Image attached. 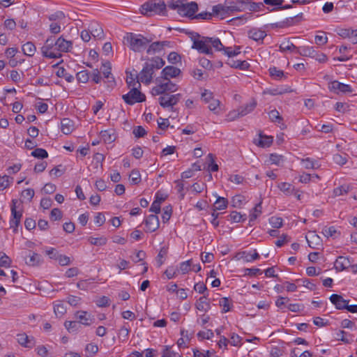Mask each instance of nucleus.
Returning <instances> with one entry per match:
<instances>
[{
    "label": "nucleus",
    "instance_id": "nucleus-1",
    "mask_svg": "<svg viewBox=\"0 0 357 357\" xmlns=\"http://www.w3.org/2000/svg\"><path fill=\"white\" fill-rule=\"evenodd\" d=\"M192 40L193 41L192 48L197 50L202 54L212 55V47L216 51L223 50L225 54L229 57L236 56L240 53L239 47H237L234 50H232L231 47L225 48L218 38L202 36L196 33L195 36H192Z\"/></svg>",
    "mask_w": 357,
    "mask_h": 357
},
{
    "label": "nucleus",
    "instance_id": "nucleus-2",
    "mask_svg": "<svg viewBox=\"0 0 357 357\" xmlns=\"http://www.w3.org/2000/svg\"><path fill=\"white\" fill-rule=\"evenodd\" d=\"M166 10V5L161 0H149L141 6L140 12L146 16L163 14Z\"/></svg>",
    "mask_w": 357,
    "mask_h": 357
},
{
    "label": "nucleus",
    "instance_id": "nucleus-3",
    "mask_svg": "<svg viewBox=\"0 0 357 357\" xmlns=\"http://www.w3.org/2000/svg\"><path fill=\"white\" fill-rule=\"evenodd\" d=\"M11 216L9 221L10 228L13 229V233L18 232V227L22 218L23 209L18 200L13 199L10 206Z\"/></svg>",
    "mask_w": 357,
    "mask_h": 357
},
{
    "label": "nucleus",
    "instance_id": "nucleus-4",
    "mask_svg": "<svg viewBox=\"0 0 357 357\" xmlns=\"http://www.w3.org/2000/svg\"><path fill=\"white\" fill-rule=\"evenodd\" d=\"M130 50L135 52H140L146 49L151 40L144 37L141 34L130 33L127 36Z\"/></svg>",
    "mask_w": 357,
    "mask_h": 357
},
{
    "label": "nucleus",
    "instance_id": "nucleus-5",
    "mask_svg": "<svg viewBox=\"0 0 357 357\" xmlns=\"http://www.w3.org/2000/svg\"><path fill=\"white\" fill-rule=\"evenodd\" d=\"M137 86L132 88L130 91L123 95L122 98L128 105H132L136 102H142L146 100L144 94L141 93Z\"/></svg>",
    "mask_w": 357,
    "mask_h": 357
},
{
    "label": "nucleus",
    "instance_id": "nucleus-6",
    "mask_svg": "<svg viewBox=\"0 0 357 357\" xmlns=\"http://www.w3.org/2000/svg\"><path fill=\"white\" fill-rule=\"evenodd\" d=\"M181 98V94L180 93L174 95L165 93L158 98V102L163 108H171V110H173L174 106L179 102Z\"/></svg>",
    "mask_w": 357,
    "mask_h": 357
},
{
    "label": "nucleus",
    "instance_id": "nucleus-7",
    "mask_svg": "<svg viewBox=\"0 0 357 357\" xmlns=\"http://www.w3.org/2000/svg\"><path fill=\"white\" fill-rule=\"evenodd\" d=\"M54 43L52 37L46 40L45 45L41 47V52L45 57L56 59L61 56V54L55 52Z\"/></svg>",
    "mask_w": 357,
    "mask_h": 357
},
{
    "label": "nucleus",
    "instance_id": "nucleus-8",
    "mask_svg": "<svg viewBox=\"0 0 357 357\" xmlns=\"http://www.w3.org/2000/svg\"><path fill=\"white\" fill-rule=\"evenodd\" d=\"M249 0H225L226 12H241L247 9Z\"/></svg>",
    "mask_w": 357,
    "mask_h": 357
},
{
    "label": "nucleus",
    "instance_id": "nucleus-9",
    "mask_svg": "<svg viewBox=\"0 0 357 357\" xmlns=\"http://www.w3.org/2000/svg\"><path fill=\"white\" fill-rule=\"evenodd\" d=\"M181 7L179 15L188 17L190 19H192V17L198 10V4L195 1L188 2L187 0H183Z\"/></svg>",
    "mask_w": 357,
    "mask_h": 357
},
{
    "label": "nucleus",
    "instance_id": "nucleus-10",
    "mask_svg": "<svg viewBox=\"0 0 357 357\" xmlns=\"http://www.w3.org/2000/svg\"><path fill=\"white\" fill-rule=\"evenodd\" d=\"M256 106L257 102L255 100H252L250 102L240 107L236 111L231 112L229 116L232 120L236 118L244 116L253 111Z\"/></svg>",
    "mask_w": 357,
    "mask_h": 357
},
{
    "label": "nucleus",
    "instance_id": "nucleus-11",
    "mask_svg": "<svg viewBox=\"0 0 357 357\" xmlns=\"http://www.w3.org/2000/svg\"><path fill=\"white\" fill-rule=\"evenodd\" d=\"M328 89L334 91L335 93H338L339 91L342 93H351L353 91L351 86L349 84H345L343 83H341L338 81H333L329 83L328 84Z\"/></svg>",
    "mask_w": 357,
    "mask_h": 357
},
{
    "label": "nucleus",
    "instance_id": "nucleus-12",
    "mask_svg": "<svg viewBox=\"0 0 357 357\" xmlns=\"http://www.w3.org/2000/svg\"><path fill=\"white\" fill-rule=\"evenodd\" d=\"M56 52H67L70 50L73 43L70 40L64 39L62 36L59 37L54 43Z\"/></svg>",
    "mask_w": 357,
    "mask_h": 357
},
{
    "label": "nucleus",
    "instance_id": "nucleus-13",
    "mask_svg": "<svg viewBox=\"0 0 357 357\" xmlns=\"http://www.w3.org/2000/svg\"><path fill=\"white\" fill-rule=\"evenodd\" d=\"M153 72L154 70L148 65V63H146L139 75V79L143 83L149 84L153 79Z\"/></svg>",
    "mask_w": 357,
    "mask_h": 357
},
{
    "label": "nucleus",
    "instance_id": "nucleus-14",
    "mask_svg": "<svg viewBox=\"0 0 357 357\" xmlns=\"http://www.w3.org/2000/svg\"><path fill=\"white\" fill-rule=\"evenodd\" d=\"M170 42L169 41H156L152 43L148 49L146 50V53L148 54H153L157 52H160L164 50L165 47H169Z\"/></svg>",
    "mask_w": 357,
    "mask_h": 357
},
{
    "label": "nucleus",
    "instance_id": "nucleus-15",
    "mask_svg": "<svg viewBox=\"0 0 357 357\" xmlns=\"http://www.w3.org/2000/svg\"><path fill=\"white\" fill-rule=\"evenodd\" d=\"M180 73L181 70L179 68L172 66H168L162 69L160 78L165 80H168L170 79V78L177 77Z\"/></svg>",
    "mask_w": 357,
    "mask_h": 357
},
{
    "label": "nucleus",
    "instance_id": "nucleus-16",
    "mask_svg": "<svg viewBox=\"0 0 357 357\" xmlns=\"http://www.w3.org/2000/svg\"><path fill=\"white\" fill-rule=\"evenodd\" d=\"M76 318L79 320L77 321L80 323V325L84 326H90L91 324L94 322L95 318L91 314H89L86 311H78L75 314Z\"/></svg>",
    "mask_w": 357,
    "mask_h": 357
},
{
    "label": "nucleus",
    "instance_id": "nucleus-17",
    "mask_svg": "<svg viewBox=\"0 0 357 357\" xmlns=\"http://www.w3.org/2000/svg\"><path fill=\"white\" fill-rule=\"evenodd\" d=\"M144 222L147 229V231L149 232L155 231L160 226L158 217L155 214L149 215Z\"/></svg>",
    "mask_w": 357,
    "mask_h": 357
},
{
    "label": "nucleus",
    "instance_id": "nucleus-18",
    "mask_svg": "<svg viewBox=\"0 0 357 357\" xmlns=\"http://www.w3.org/2000/svg\"><path fill=\"white\" fill-rule=\"evenodd\" d=\"M156 82L160 86H162V91H163L164 94L167 93V92H175L178 89L176 84L171 82L170 79L165 80L158 78Z\"/></svg>",
    "mask_w": 357,
    "mask_h": 357
},
{
    "label": "nucleus",
    "instance_id": "nucleus-19",
    "mask_svg": "<svg viewBox=\"0 0 357 357\" xmlns=\"http://www.w3.org/2000/svg\"><path fill=\"white\" fill-rule=\"evenodd\" d=\"M331 302L335 306L337 310H344L349 303V300H345L343 297L338 294H332L330 296Z\"/></svg>",
    "mask_w": 357,
    "mask_h": 357
},
{
    "label": "nucleus",
    "instance_id": "nucleus-20",
    "mask_svg": "<svg viewBox=\"0 0 357 357\" xmlns=\"http://www.w3.org/2000/svg\"><path fill=\"white\" fill-rule=\"evenodd\" d=\"M351 263L349 257L340 256L336 259L335 262V268L338 271L351 268Z\"/></svg>",
    "mask_w": 357,
    "mask_h": 357
},
{
    "label": "nucleus",
    "instance_id": "nucleus-21",
    "mask_svg": "<svg viewBox=\"0 0 357 357\" xmlns=\"http://www.w3.org/2000/svg\"><path fill=\"white\" fill-rule=\"evenodd\" d=\"M248 36L250 38L257 41L263 43V40L266 36V33L261 29L253 28L248 31Z\"/></svg>",
    "mask_w": 357,
    "mask_h": 357
},
{
    "label": "nucleus",
    "instance_id": "nucleus-22",
    "mask_svg": "<svg viewBox=\"0 0 357 357\" xmlns=\"http://www.w3.org/2000/svg\"><path fill=\"white\" fill-rule=\"evenodd\" d=\"M268 116L272 122L278 123L280 129L284 130L286 128V125L283 122V119L280 116L279 112L276 109H273L268 113Z\"/></svg>",
    "mask_w": 357,
    "mask_h": 357
},
{
    "label": "nucleus",
    "instance_id": "nucleus-23",
    "mask_svg": "<svg viewBox=\"0 0 357 357\" xmlns=\"http://www.w3.org/2000/svg\"><path fill=\"white\" fill-rule=\"evenodd\" d=\"M102 67L104 68L102 73H103L104 77L106 79H107L108 86L113 88L116 85V83H115L114 78L113 77H110V75H111L110 63L107 62L105 63H103Z\"/></svg>",
    "mask_w": 357,
    "mask_h": 357
},
{
    "label": "nucleus",
    "instance_id": "nucleus-24",
    "mask_svg": "<svg viewBox=\"0 0 357 357\" xmlns=\"http://www.w3.org/2000/svg\"><path fill=\"white\" fill-rule=\"evenodd\" d=\"M196 308L199 311L207 312L210 309L208 302V294L200 297L195 304Z\"/></svg>",
    "mask_w": 357,
    "mask_h": 357
},
{
    "label": "nucleus",
    "instance_id": "nucleus-25",
    "mask_svg": "<svg viewBox=\"0 0 357 357\" xmlns=\"http://www.w3.org/2000/svg\"><path fill=\"white\" fill-rule=\"evenodd\" d=\"M74 124L72 120L69 119H63L61 121V130L65 135H68L73 132Z\"/></svg>",
    "mask_w": 357,
    "mask_h": 357
},
{
    "label": "nucleus",
    "instance_id": "nucleus-26",
    "mask_svg": "<svg viewBox=\"0 0 357 357\" xmlns=\"http://www.w3.org/2000/svg\"><path fill=\"white\" fill-rule=\"evenodd\" d=\"M316 51L314 47L302 46L297 50V53L303 56H309L313 59L316 55Z\"/></svg>",
    "mask_w": 357,
    "mask_h": 357
},
{
    "label": "nucleus",
    "instance_id": "nucleus-27",
    "mask_svg": "<svg viewBox=\"0 0 357 357\" xmlns=\"http://www.w3.org/2000/svg\"><path fill=\"white\" fill-rule=\"evenodd\" d=\"M100 137L105 143L110 144L116 139L114 130L112 129L102 130L100 132Z\"/></svg>",
    "mask_w": 357,
    "mask_h": 357
},
{
    "label": "nucleus",
    "instance_id": "nucleus-28",
    "mask_svg": "<svg viewBox=\"0 0 357 357\" xmlns=\"http://www.w3.org/2000/svg\"><path fill=\"white\" fill-rule=\"evenodd\" d=\"M261 202L255 205L250 213L249 225H253V222L262 213Z\"/></svg>",
    "mask_w": 357,
    "mask_h": 357
},
{
    "label": "nucleus",
    "instance_id": "nucleus-29",
    "mask_svg": "<svg viewBox=\"0 0 357 357\" xmlns=\"http://www.w3.org/2000/svg\"><path fill=\"white\" fill-rule=\"evenodd\" d=\"M17 342L20 344L24 347L31 348L34 345L33 338L29 339V336L25 333L19 334L17 335Z\"/></svg>",
    "mask_w": 357,
    "mask_h": 357
},
{
    "label": "nucleus",
    "instance_id": "nucleus-30",
    "mask_svg": "<svg viewBox=\"0 0 357 357\" xmlns=\"http://www.w3.org/2000/svg\"><path fill=\"white\" fill-rule=\"evenodd\" d=\"M65 328L70 333H77L81 329L80 323L77 321H66L64 323Z\"/></svg>",
    "mask_w": 357,
    "mask_h": 357
},
{
    "label": "nucleus",
    "instance_id": "nucleus-31",
    "mask_svg": "<svg viewBox=\"0 0 357 357\" xmlns=\"http://www.w3.org/2000/svg\"><path fill=\"white\" fill-rule=\"evenodd\" d=\"M227 63L231 68H238L240 70H248L250 67V64L246 61L231 60Z\"/></svg>",
    "mask_w": 357,
    "mask_h": 357
},
{
    "label": "nucleus",
    "instance_id": "nucleus-32",
    "mask_svg": "<svg viewBox=\"0 0 357 357\" xmlns=\"http://www.w3.org/2000/svg\"><path fill=\"white\" fill-rule=\"evenodd\" d=\"M90 33L94 38H101L103 36V30L102 27L96 23L90 24Z\"/></svg>",
    "mask_w": 357,
    "mask_h": 357
},
{
    "label": "nucleus",
    "instance_id": "nucleus-33",
    "mask_svg": "<svg viewBox=\"0 0 357 357\" xmlns=\"http://www.w3.org/2000/svg\"><path fill=\"white\" fill-rule=\"evenodd\" d=\"M228 201L226 198L218 197L213 204V211H220L227 207Z\"/></svg>",
    "mask_w": 357,
    "mask_h": 357
},
{
    "label": "nucleus",
    "instance_id": "nucleus-34",
    "mask_svg": "<svg viewBox=\"0 0 357 357\" xmlns=\"http://www.w3.org/2000/svg\"><path fill=\"white\" fill-rule=\"evenodd\" d=\"M36 48L35 45L31 42H27L22 45L23 53L29 56H32L36 52Z\"/></svg>",
    "mask_w": 357,
    "mask_h": 357
},
{
    "label": "nucleus",
    "instance_id": "nucleus-35",
    "mask_svg": "<svg viewBox=\"0 0 357 357\" xmlns=\"http://www.w3.org/2000/svg\"><path fill=\"white\" fill-rule=\"evenodd\" d=\"M278 188L286 195H291L295 191L294 187L291 184H290L289 183H286V182L280 183L278 185Z\"/></svg>",
    "mask_w": 357,
    "mask_h": 357
},
{
    "label": "nucleus",
    "instance_id": "nucleus-36",
    "mask_svg": "<svg viewBox=\"0 0 357 357\" xmlns=\"http://www.w3.org/2000/svg\"><path fill=\"white\" fill-rule=\"evenodd\" d=\"M56 76L59 77H63L68 82H72L74 80V77L68 73L63 67H59L56 73Z\"/></svg>",
    "mask_w": 357,
    "mask_h": 357
},
{
    "label": "nucleus",
    "instance_id": "nucleus-37",
    "mask_svg": "<svg viewBox=\"0 0 357 357\" xmlns=\"http://www.w3.org/2000/svg\"><path fill=\"white\" fill-rule=\"evenodd\" d=\"M148 65L151 67V68L154 70V69H160L165 65V61L160 57H154L153 58L150 62H147Z\"/></svg>",
    "mask_w": 357,
    "mask_h": 357
},
{
    "label": "nucleus",
    "instance_id": "nucleus-38",
    "mask_svg": "<svg viewBox=\"0 0 357 357\" xmlns=\"http://www.w3.org/2000/svg\"><path fill=\"white\" fill-rule=\"evenodd\" d=\"M41 261V256L36 252H33L29 255V259L26 261V264L29 266H37Z\"/></svg>",
    "mask_w": 357,
    "mask_h": 357
},
{
    "label": "nucleus",
    "instance_id": "nucleus-39",
    "mask_svg": "<svg viewBox=\"0 0 357 357\" xmlns=\"http://www.w3.org/2000/svg\"><path fill=\"white\" fill-rule=\"evenodd\" d=\"M333 160L335 164L342 166L347 162V155L344 154L343 155L339 153L334 154L333 156Z\"/></svg>",
    "mask_w": 357,
    "mask_h": 357
},
{
    "label": "nucleus",
    "instance_id": "nucleus-40",
    "mask_svg": "<svg viewBox=\"0 0 357 357\" xmlns=\"http://www.w3.org/2000/svg\"><path fill=\"white\" fill-rule=\"evenodd\" d=\"M139 81V76L134 77L132 74L127 76L126 82L129 87L132 86V88H134V86H137V88H139L141 86Z\"/></svg>",
    "mask_w": 357,
    "mask_h": 357
},
{
    "label": "nucleus",
    "instance_id": "nucleus-41",
    "mask_svg": "<svg viewBox=\"0 0 357 357\" xmlns=\"http://www.w3.org/2000/svg\"><path fill=\"white\" fill-rule=\"evenodd\" d=\"M280 52H284L286 51H292V50H295L296 52L297 53V50L299 48V47H297L296 45H294L292 43H290L289 41H287L286 43H282L280 45Z\"/></svg>",
    "mask_w": 357,
    "mask_h": 357
},
{
    "label": "nucleus",
    "instance_id": "nucleus-42",
    "mask_svg": "<svg viewBox=\"0 0 357 357\" xmlns=\"http://www.w3.org/2000/svg\"><path fill=\"white\" fill-rule=\"evenodd\" d=\"M89 241L91 245L102 246L107 243V239L106 237L101 236L98 238L89 237Z\"/></svg>",
    "mask_w": 357,
    "mask_h": 357
},
{
    "label": "nucleus",
    "instance_id": "nucleus-43",
    "mask_svg": "<svg viewBox=\"0 0 357 357\" xmlns=\"http://www.w3.org/2000/svg\"><path fill=\"white\" fill-rule=\"evenodd\" d=\"M13 181V178H10L7 175L3 176L0 175V190L7 188Z\"/></svg>",
    "mask_w": 357,
    "mask_h": 357
},
{
    "label": "nucleus",
    "instance_id": "nucleus-44",
    "mask_svg": "<svg viewBox=\"0 0 357 357\" xmlns=\"http://www.w3.org/2000/svg\"><path fill=\"white\" fill-rule=\"evenodd\" d=\"M219 304L221 307H222V312L223 313L227 312L231 310V303L228 298H222L220 300Z\"/></svg>",
    "mask_w": 357,
    "mask_h": 357
},
{
    "label": "nucleus",
    "instance_id": "nucleus-45",
    "mask_svg": "<svg viewBox=\"0 0 357 357\" xmlns=\"http://www.w3.org/2000/svg\"><path fill=\"white\" fill-rule=\"evenodd\" d=\"M31 155L34 158L40 159H44L48 157V153L46 151V150L41 148L36 149L34 151L31 152Z\"/></svg>",
    "mask_w": 357,
    "mask_h": 357
},
{
    "label": "nucleus",
    "instance_id": "nucleus-46",
    "mask_svg": "<svg viewBox=\"0 0 357 357\" xmlns=\"http://www.w3.org/2000/svg\"><path fill=\"white\" fill-rule=\"evenodd\" d=\"M349 191V186L347 185H340L333 190V194L335 197L344 195Z\"/></svg>",
    "mask_w": 357,
    "mask_h": 357
},
{
    "label": "nucleus",
    "instance_id": "nucleus-47",
    "mask_svg": "<svg viewBox=\"0 0 357 357\" xmlns=\"http://www.w3.org/2000/svg\"><path fill=\"white\" fill-rule=\"evenodd\" d=\"M230 220L234 222H240L246 220V215H241L237 211H232L230 215Z\"/></svg>",
    "mask_w": 357,
    "mask_h": 357
},
{
    "label": "nucleus",
    "instance_id": "nucleus-48",
    "mask_svg": "<svg viewBox=\"0 0 357 357\" xmlns=\"http://www.w3.org/2000/svg\"><path fill=\"white\" fill-rule=\"evenodd\" d=\"M77 79L79 82L86 83L89 79V73L88 70H81L76 75Z\"/></svg>",
    "mask_w": 357,
    "mask_h": 357
},
{
    "label": "nucleus",
    "instance_id": "nucleus-49",
    "mask_svg": "<svg viewBox=\"0 0 357 357\" xmlns=\"http://www.w3.org/2000/svg\"><path fill=\"white\" fill-rule=\"evenodd\" d=\"M264 2H252L250 0H249V3L247 4V9H248L250 11H258L261 10L262 8H264Z\"/></svg>",
    "mask_w": 357,
    "mask_h": 357
},
{
    "label": "nucleus",
    "instance_id": "nucleus-50",
    "mask_svg": "<svg viewBox=\"0 0 357 357\" xmlns=\"http://www.w3.org/2000/svg\"><path fill=\"white\" fill-rule=\"evenodd\" d=\"M269 223L273 228H280L283 225L282 218L273 216L269 219Z\"/></svg>",
    "mask_w": 357,
    "mask_h": 357
},
{
    "label": "nucleus",
    "instance_id": "nucleus-51",
    "mask_svg": "<svg viewBox=\"0 0 357 357\" xmlns=\"http://www.w3.org/2000/svg\"><path fill=\"white\" fill-rule=\"evenodd\" d=\"M322 234L327 238L329 237H333L336 238V234H337V230L335 229V227H325L323 229Z\"/></svg>",
    "mask_w": 357,
    "mask_h": 357
},
{
    "label": "nucleus",
    "instance_id": "nucleus-52",
    "mask_svg": "<svg viewBox=\"0 0 357 357\" xmlns=\"http://www.w3.org/2000/svg\"><path fill=\"white\" fill-rule=\"evenodd\" d=\"M130 180L132 184H138L141 181V174L139 172L133 169L130 174Z\"/></svg>",
    "mask_w": 357,
    "mask_h": 357
},
{
    "label": "nucleus",
    "instance_id": "nucleus-53",
    "mask_svg": "<svg viewBox=\"0 0 357 357\" xmlns=\"http://www.w3.org/2000/svg\"><path fill=\"white\" fill-rule=\"evenodd\" d=\"M10 258L4 252H0V266L8 268L11 264Z\"/></svg>",
    "mask_w": 357,
    "mask_h": 357
},
{
    "label": "nucleus",
    "instance_id": "nucleus-54",
    "mask_svg": "<svg viewBox=\"0 0 357 357\" xmlns=\"http://www.w3.org/2000/svg\"><path fill=\"white\" fill-rule=\"evenodd\" d=\"M354 33H357V29H341L338 31L337 34L343 38H350L354 35Z\"/></svg>",
    "mask_w": 357,
    "mask_h": 357
},
{
    "label": "nucleus",
    "instance_id": "nucleus-55",
    "mask_svg": "<svg viewBox=\"0 0 357 357\" xmlns=\"http://www.w3.org/2000/svg\"><path fill=\"white\" fill-rule=\"evenodd\" d=\"M273 142V138L268 136L260 135V139L258 142V146L261 147L269 146Z\"/></svg>",
    "mask_w": 357,
    "mask_h": 357
},
{
    "label": "nucleus",
    "instance_id": "nucleus-56",
    "mask_svg": "<svg viewBox=\"0 0 357 357\" xmlns=\"http://www.w3.org/2000/svg\"><path fill=\"white\" fill-rule=\"evenodd\" d=\"M294 24V17L287 18L285 21L277 22L272 24L273 27L276 28H284L287 26H291Z\"/></svg>",
    "mask_w": 357,
    "mask_h": 357
},
{
    "label": "nucleus",
    "instance_id": "nucleus-57",
    "mask_svg": "<svg viewBox=\"0 0 357 357\" xmlns=\"http://www.w3.org/2000/svg\"><path fill=\"white\" fill-rule=\"evenodd\" d=\"M269 160L271 164L280 165L281 162H283V156L278 155L276 153H271L269 156Z\"/></svg>",
    "mask_w": 357,
    "mask_h": 357
},
{
    "label": "nucleus",
    "instance_id": "nucleus-58",
    "mask_svg": "<svg viewBox=\"0 0 357 357\" xmlns=\"http://www.w3.org/2000/svg\"><path fill=\"white\" fill-rule=\"evenodd\" d=\"M167 255V250L165 248H161L156 258L158 266H160L164 263L163 259L166 257Z\"/></svg>",
    "mask_w": 357,
    "mask_h": 357
},
{
    "label": "nucleus",
    "instance_id": "nucleus-59",
    "mask_svg": "<svg viewBox=\"0 0 357 357\" xmlns=\"http://www.w3.org/2000/svg\"><path fill=\"white\" fill-rule=\"evenodd\" d=\"M270 75L275 79H281L284 76V72L275 67L270 68Z\"/></svg>",
    "mask_w": 357,
    "mask_h": 357
},
{
    "label": "nucleus",
    "instance_id": "nucleus-60",
    "mask_svg": "<svg viewBox=\"0 0 357 357\" xmlns=\"http://www.w3.org/2000/svg\"><path fill=\"white\" fill-rule=\"evenodd\" d=\"M191 264H192V260H188V261H183L180 264L178 270L181 271V272L183 274H185V273H188V271L190 270Z\"/></svg>",
    "mask_w": 357,
    "mask_h": 357
},
{
    "label": "nucleus",
    "instance_id": "nucleus-61",
    "mask_svg": "<svg viewBox=\"0 0 357 357\" xmlns=\"http://www.w3.org/2000/svg\"><path fill=\"white\" fill-rule=\"evenodd\" d=\"M172 208L171 206H167L163 208L162 219L163 222H167L171 218Z\"/></svg>",
    "mask_w": 357,
    "mask_h": 357
},
{
    "label": "nucleus",
    "instance_id": "nucleus-62",
    "mask_svg": "<svg viewBox=\"0 0 357 357\" xmlns=\"http://www.w3.org/2000/svg\"><path fill=\"white\" fill-rule=\"evenodd\" d=\"M62 218V212L58 208H54L52 210L50 213V218L54 220H59Z\"/></svg>",
    "mask_w": 357,
    "mask_h": 357
},
{
    "label": "nucleus",
    "instance_id": "nucleus-63",
    "mask_svg": "<svg viewBox=\"0 0 357 357\" xmlns=\"http://www.w3.org/2000/svg\"><path fill=\"white\" fill-rule=\"evenodd\" d=\"M65 18V15L62 11H56L53 14H51L48 16V19L50 21L54 22L56 20H61Z\"/></svg>",
    "mask_w": 357,
    "mask_h": 357
},
{
    "label": "nucleus",
    "instance_id": "nucleus-64",
    "mask_svg": "<svg viewBox=\"0 0 357 357\" xmlns=\"http://www.w3.org/2000/svg\"><path fill=\"white\" fill-rule=\"evenodd\" d=\"M162 357H179L178 353L170 350L169 346H166L162 353Z\"/></svg>",
    "mask_w": 357,
    "mask_h": 357
}]
</instances>
